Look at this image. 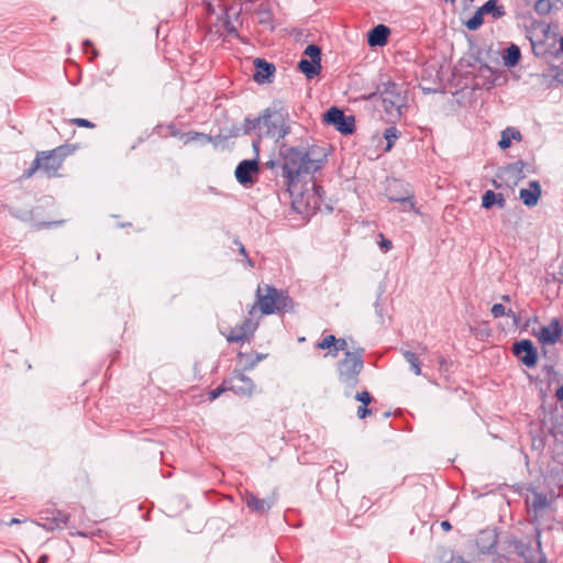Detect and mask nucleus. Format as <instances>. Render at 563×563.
<instances>
[{"instance_id":"f257e3e1","label":"nucleus","mask_w":563,"mask_h":563,"mask_svg":"<svg viewBox=\"0 0 563 563\" xmlns=\"http://www.w3.org/2000/svg\"><path fill=\"white\" fill-rule=\"evenodd\" d=\"M280 156L282 181L290 194L294 192L301 176L314 174L327 161V154L320 152L316 146L309 148L282 147Z\"/></svg>"},{"instance_id":"f03ea898","label":"nucleus","mask_w":563,"mask_h":563,"mask_svg":"<svg viewBox=\"0 0 563 563\" xmlns=\"http://www.w3.org/2000/svg\"><path fill=\"white\" fill-rule=\"evenodd\" d=\"M363 357L364 349L356 347L353 351H346L336 364L338 379L346 396L351 395L360 382V374L364 368Z\"/></svg>"},{"instance_id":"7ed1b4c3","label":"nucleus","mask_w":563,"mask_h":563,"mask_svg":"<svg viewBox=\"0 0 563 563\" xmlns=\"http://www.w3.org/2000/svg\"><path fill=\"white\" fill-rule=\"evenodd\" d=\"M288 114L283 110L267 108L261 114L260 137H271L279 141L290 132L287 123Z\"/></svg>"},{"instance_id":"20e7f679","label":"nucleus","mask_w":563,"mask_h":563,"mask_svg":"<svg viewBox=\"0 0 563 563\" xmlns=\"http://www.w3.org/2000/svg\"><path fill=\"white\" fill-rule=\"evenodd\" d=\"M71 153L68 146H58L48 152H41L37 154L30 169L25 170L24 176L31 177L35 170L42 169L46 176L53 177L57 175L64 158Z\"/></svg>"},{"instance_id":"39448f33","label":"nucleus","mask_w":563,"mask_h":563,"mask_svg":"<svg viewBox=\"0 0 563 563\" xmlns=\"http://www.w3.org/2000/svg\"><path fill=\"white\" fill-rule=\"evenodd\" d=\"M506 544L508 548L514 549L515 552L526 561V563H547V558L542 552L541 529L539 527H536V548L515 536L508 537L506 539Z\"/></svg>"},{"instance_id":"423d86ee","label":"nucleus","mask_w":563,"mask_h":563,"mask_svg":"<svg viewBox=\"0 0 563 563\" xmlns=\"http://www.w3.org/2000/svg\"><path fill=\"white\" fill-rule=\"evenodd\" d=\"M378 90L382 95L384 111L391 118H400L404 97L400 93L398 85L393 81H387L384 82Z\"/></svg>"},{"instance_id":"0eeeda50","label":"nucleus","mask_w":563,"mask_h":563,"mask_svg":"<svg viewBox=\"0 0 563 563\" xmlns=\"http://www.w3.org/2000/svg\"><path fill=\"white\" fill-rule=\"evenodd\" d=\"M227 385L230 391L247 398L252 397L256 389L253 379L238 369H234L231 376L225 378V386Z\"/></svg>"},{"instance_id":"6e6552de","label":"nucleus","mask_w":563,"mask_h":563,"mask_svg":"<svg viewBox=\"0 0 563 563\" xmlns=\"http://www.w3.org/2000/svg\"><path fill=\"white\" fill-rule=\"evenodd\" d=\"M386 191L388 200L394 202H400L402 205L404 211L408 212L413 211L416 209L413 194L409 189L408 185L395 180L387 187Z\"/></svg>"},{"instance_id":"1a4fd4ad","label":"nucleus","mask_w":563,"mask_h":563,"mask_svg":"<svg viewBox=\"0 0 563 563\" xmlns=\"http://www.w3.org/2000/svg\"><path fill=\"white\" fill-rule=\"evenodd\" d=\"M324 122L333 125L342 134H352L355 130V119L336 107L330 108L323 115Z\"/></svg>"},{"instance_id":"9d476101","label":"nucleus","mask_w":563,"mask_h":563,"mask_svg":"<svg viewBox=\"0 0 563 563\" xmlns=\"http://www.w3.org/2000/svg\"><path fill=\"white\" fill-rule=\"evenodd\" d=\"M532 495V498H527L526 503L528 505L529 512H532L531 523L539 527V520L543 516V511L550 506L551 500L548 496L541 492H538L536 488L529 489Z\"/></svg>"},{"instance_id":"9b49d317","label":"nucleus","mask_w":563,"mask_h":563,"mask_svg":"<svg viewBox=\"0 0 563 563\" xmlns=\"http://www.w3.org/2000/svg\"><path fill=\"white\" fill-rule=\"evenodd\" d=\"M512 353L527 367H533L538 362V352L531 340L525 339L514 343Z\"/></svg>"},{"instance_id":"f8f14e48","label":"nucleus","mask_w":563,"mask_h":563,"mask_svg":"<svg viewBox=\"0 0 563 563\" xmlns=\"http://www.w3.org/2000/svg\"><path fill=\"white\" fill-rule=\"evenodd\" d=\"M258 170L260 165L257 158L244 159L238 164L234 175L239 184L249 186L255 181L254 174Z\"/></svg>"},{"instance_id":"ddd939ff","label":"nucleus","mask_w":563,"mask_h":563,"mask_svg":"<svg viewBox=\"0 0 563 563\" xmlns=\"http://www.w3.org/2000/svg\"><path fill=\"white\" fill-rule=\"evenodd\" d=\"M498 534L495 529L479 531L476 538V547L482 554H497Z\"/></svg>"},{"instance_id":"4468645a","label":"nucleus","mask_w":563,"mask_h":563,"mask_svg":"<svg viewBox=\"0 0 563 563\" xmlns=\"http://www.w3.org/2000/svg\"><path fill=\"white\" fill-rule=\"evenodd\" d=\"M276 292L277 289L275 287L268 285H265V287L258 286L257 303L264 314H271L276 311Z\"/></svg>"},{"instance_id":"2eb2a0df","label":"nucleus","mask_w":563,"mask_h":563,"mask_svg":"<svg viewBox=\"0 0 563 563\" xmlns=\"http://www.w3.org/2000/svg\"><path fill=\"white\" fill-rule=\"evenodd\" d=\"M563 334V328L558 319H553L549 325L540 329L539 340L543 344L556 343Z\"/></svg>"},{"instance_id":"dca6fc26","label":"nucleus","mask_w":563,"mask_h":563,"mask_svg":"<svg viewBox=\"0 0 563 563\" xmlns=\"http://www.w3.org/2000/svg\"><path fill=\"white\" fill-rule=\"evenodd\" d=\"M254 66L256 69L253 75L254 80L258 84L269 82L276 70L274 64L262 58H256L254 60Z\"/></svg>"},{"instance_id":"f3484780","label":"nucleus","mask_w":563,"mask_h":563,"mask_svg":"<svg viewBox=\"0 0 563 563\" xmlns=\"http://www.w3.org/2000/svg\"><path fill=\"white\" fill-rule=\"evenodd\" d=\"M519 197L522 200L525 206H527V207L537 206V203L541 197V186H540L539 181L531 180L529 183L528 188L520 189Z\"/></svg>"},{"instance_id":"a211bd4d","label":"nucleus","mask_w":563,"mask_h":563,"mask_svg":"<svg viewBox=\"0 0 563 563\" xmlns=\"http://www.w3.org/2000/svg\"><path fill=\"white\" fill-rule=\"evenodd\" d=\"M526 163L522 161H516L501 169V176L507 180L514 184H517L519 180L525 178V167Z\"/></svg>"},{"instance_id":"6ab92c4d","label":"nucleus","mask_w":563,"mask_h":563,"mask_svg":"<svg viewBox=\"0 0 563 563\" xmlns=\"http://www.w3.org/2000/svg\"><path fill=\"white\" fill-rule=\"evenodd\" d=\"M389 34H390V29L388 26H386L384 24H378V25L374 26L368 32V37H367L368 45L372 47L384 46L388 41Z\"/></svg>"},{"instance_id":"aec40b11","label":"nucleus","mask_w":563,"mask_h":563,"mask_svg":"<svg viewBox=\"0 0 563 563\" xmlns=\"http://www.w3.org/2000/svg\"><path fill=\"white\" fill-rule=\"evenodd\" d=\"M38 526L43 527L47 531L63 528L68 521V515L62 511H56L53 517L41 516L38 518Z\"/></svg>"},{"instance_id":"412c9836","label":"nucleus","mask_w":563,"mask_h":563,"mask_svg":"<svg viewBox=\"0 0 563 563\" xmlns=\"http://www.w3.org/2000/svg\"><path fill=\"white\" fill-rule=\"evenodd\" d=\"M243 500L252 511L258 514H263L272 507V504L268 503L266 499L257 498L253 493L250 492H246L244 494Z\"/></svg>"},{"instance_id":"4be33fe9","label":"nucleus","mask_w":563,"mask_h":563,"mask_svg":"<svg viewBox=\"0 0 563 563\" xmlns=\"http://www.w3.org/2000/svg\"><path fill=\"white\" fill-rule=\"evenodd\" d=\"M298 68L308 79H312L320 74L321 63L302 58L298 64Z\"/></svg>"},{"instance_id":"5701e85b","label":"nucleus","mask_w":563,"mask_h":563,"mask_svg":"<svg viewBox=\"0 0 563 563\" xmlns=\"http://www.w3.org/2000/svg\"><path fill=\"white\" fill-rule=\"evenodd\" d=\"M522 135L520 131L517 128H507L504 131H501L500 140L498 141V146L501 150H506L510 147L511 141H521Z\"/></svg>"},{"instance_id":"b1692460","label":"nucleus","mask_w":563,"mask_h":563,"mask_svg":"<svg viewBox=\"0 0 563 563\" xmlns=\"http://www.w3.org/2000/svg\"><path fill=\"white\" fill-rule=\"evenodd\" d=\"M479 9L484 15L490 14L494 19H500L506 15L505 7L499 4L498 0H488Z\"/></svg>"},{"instance_id":"393cba45","label":"nucleus","mask_w":563,"mask_h":563,"mask_svg":"<svg viewBox=\"0 0 563 563\" xmlns=\"http://www.w3.org/2000/svg\"><path fill=\"white\" fill-rule=\"evenodd\" d=\"M520 58H521V52H520V48L516 44H511L510 46H508L503 56L504 64L507 67L516 66L519 63Z\"/></svg>"},{"instance_id":"a878e982","label":"nucleus","mask_w":563,"mask_h":563,"mask_svg":"<svg viewBox=\"0 0 563 563\" xmlns=\"http://www.w3.org/2000/svg\"><path fill=\"white\" fill-rule=\"evenodd\" d=\"M490 312L495 319L507 316L512 318L515 322L519 320V317L511 309L506 310L503 303L493 305Z\"/></svg>"},{"instance_id":"bb28decb","label":"nucleus","mask_w":563,"mask_h":563,"mask_svg":"<svg viewBox=\"0 0 563 563\" xmlns=\"http://www.w3.org/2000/svg\"><path fill=\"white\" fill-rule=\"evenodd\" d=\"M560 0H538L534 3V11L539 15L549 14Z\"/></svg>"},{"instance_id":"cd10ccee","label":"nucleus","mask_w":563,"mask_h":563,"mask_svg":"<svg viewBox=\"0 0 563 563\" xmlns=\"http://www.w3.org/2000/svg\"><path fill=\"white\" fill-rule=\"evenodd\" d=\"M255 130H258V134H261V115L254 119L245 118L242 125L243 134L250 135Z\"/></svg>"},{"instance_id":"c85d7f7f","label":"nucleus","mask_w":563,"mask_h":563,"mask_svg":"<svg viewBox=\"0 0 563 563\" xmlns=\"http://www.w3.org/2000/svg\"><path fill=\"white\" fill-rule=\"evenodd\" d=\"M292 308V300L283 291L276 292V311H288Z\"/></svg>"},{"instance_id":"c756f323","label":"nucleus","mask_w":563,"mask_h":563,"mask_svg":"<svg viewBox=\"0 0 563 563\" xmlns=\"http://www.w3.org/2000/svg\"><path fill=\"white\" fill-rule=\"evenodd\" d=\"M483 16H484V13L482 12V10L478 8L474 15L472 18H470L466 22H465V26L471 30V31H475L477 29H479L483 24Z\"/></svg>"},{"instance_id":"7c9ffc66","label":"nucleus","mask_w":563,"mask_h":563,"mask_svg":"<svg viewBox=\"0 0 563 563\" xmlns=\"http://www.w3.org/2000/svg\"><path fill=\"white\" fill-rule=\"evenodd\" d=\"M384 137L386 140L385 151H390L395 141L399 137V131L395 126L387 128L384 132Z\"/></svg>"},{"instance_id":"2f4dec72","label":"nucleus","mask_w":563,"mask_h":563,"mask_svg":"<svg viewBox=\"0 0 563 563\" xmlns=\"http://www.w3.org/2000/svg\"><path fill=\"white\" fill-rule=\"evenodd\" d=\"M404 357L410 364L411 371L416 375H421V367H420V362L418 360V356L415 353L410 352V351H405L404 352Z\"/></svg>"},{"instance_id":"473e14b6","label":"nucleus","mask_w":563,"mask_h":563,"mask_svg":"<svg viewBox=\"0 0 563 563\" xmlns=\"http://www.w3.org/2000/svg\"><path fill=\"white\" fill-rule=\"evenodd\" d=\"M227 340L229 342L238 343L245 341L247 339L245 336V332L242 331L241 325H236L230 331L229 335L227 336Z\"/></svg>"},{"instance_id":"72a5a7b5","label":"nucleus","mask_w":563,"mask_h":563,"mask_svg":"<svg viewBox=\"0 0 563 563\" xmlns=\"http://www.w3.org/2000/svg\"><path fill=\"white\" fill-rule=\"evenodd\" d=\"M303 54L309 57L310 60H318L321 63V48L316 44H309Z\"/></svg>"},{"instance_id":"f704fd0d","label":"nucleus","mask_w":563,"mask_h":563,"mask_svg":"<svg viewBox=\"0 0 563 563\" xmlns=\"http://www.w3.org/2000/svg\"><path fill=\"white\" fill-rule=\"evenodd\" d=\"M497 195L493 190H486L482 197V207L484 209H490L496 201Z\"/></svg>"},{"instance_id":"c9c22d12","label":"nucleus","mask_w":563,"mask_h":563,"mask_svg":"<svg viewBox=\"0 0 563 563\" xmlns=\"http://www.w3.org/2000/svg\"><path fill=\"white\" fill-rule=\"evenodd\" d=\"M242 331L245 332V336L249 340L253 335L257 328V323L252 319H245L241 324Z\"/></svg>"},{"instance_id":"e433bc0d","label":"nucleus","mask_w":563,"mask_h":563,"mask_svg":"<svg viewBox=\"0 0 563 563\" xmlns=\"http://www.w3.org/2000/svg\"><path fill=\"white\" fill-rule=\"evenodd\" d=\"M266 356H267V354H263V353H257L255 355V357L247 356L244 368L247 371L253 369L261 361L266 358Z\"/></svg>"},{"instance_id":"4c0bfd02","label":"nucleus","mask_w":563,"mask_h":563,"mask_svg":"<svg viewBox=\"0 0 563 563\" xmlns=\"http://www.w3.org/2000/svg\"><path fill=\"white\" fill-rule=\"evenodd\" d=\"M336 343V338L332 334L324 336L320 342L317 343V347L320 350H327L333 347Z\"/></svg>"},{"instance_id":"58836bf2","label":"nucleus","mask_w":563,"mask_h":563,"mask_svg":"<svg viewBox=\"0 0 563 563\" xmlns=\"http://www.w3.org/2000/svg\"><path fill=\"white\" fill-rule=\"evenodd\" d=\"M227 387H228V385L225 386V378H224L219 387L209 391L208 399L210 401L216 400L221 394H223L224 391H229V388H227Z\"/></svg>"},{"instance_id":"ea45409f","label":"nucleus","mask_w":563,"mask_h":563,"mask_svg":"<svg viewBox=\"0 0 563 563\" xmlns=\"http://www.w3.org/2000/svg\"><path fill=\"white\" fill-rule=\"evenodd\" d=\"M184 137H185V140H184L185 144L196 141V140H199V139H203L207 142H209L211 140L210 136H208L203 133H200V132H188V133L184 134Z\"/></svg>"},{"instance_id":"a19ab883","label":"nucleus","mask_w":563,"mask_h":563,"mask_svg":"<svg viewBox=\"0 0 563 563\" xmlns=\"http://www.w3.org/2000/svg\"><path fill=\"white\" fill-rule=\"evenodd\" d=\"M339 351H343L344 353L349 350V344L345 339H336V343L333 345L332 355L336 356Z\"/></svg>"},{"instance_id":"79ce46f5","label":"nucleus","mask_w":563,"mask_h":563,"mask_svg":"<svg viewBox=\"0 0 563 563\" xmlns=\"http://www.w3.org/2000/svg\"><path fill=\"white\" fill-rule=\"evenodd\" d=\"M355 399L362 402V405L367 406L372 401V396L368 391L364 390L361 393H356Z\"/></svg>"},{"instance_id":"37998d69","label":"nucleus","mask_w":563,"mask_h":563,"mask_svg":"<svg viewBox=\"0 0 563 563\" xmlns=\"http://www.w3.org/2000/svg\"><path fill=\"white\" fill-rule=\"evenodd\" d=\"M71 123L77 125V126H81V128H89V129H92L95 126V124L92 122H90L89 120L87 119H81V118H76V119H73L71 120Z\"/></svg>"},{"instance_id":"c03bdc74","label":"nucleus","mask_w":563,"mask_h":563,"mask_svg":"<svg viewBox=\"0 0 563 563\" xmlns=\"http://www.w3.org/2000/svg\"><path fill=\"white\" fill-rule=\"evenodd\" d=\"M223 26H224V31H225L229 35H233V36H235V37H239L238 30H236V27L233 25V23H232V22L227 21V22L224 23V25H223Z\"/></svg>"},{"instance_id":"a18cd8bd","label":"nucleus","mask_w":563,"mask_h":563,"mask_svg":"<svg viewBox=\"0 0 563 563\" xmlns=\"http://www.w3.org/2000/svg\"><path fill=\"white\" fill-rule=\"evenodd\" d=\"M234 243L239 246V252H240V254H242V255L245 257V260H246V262H247L249 266L253 267V262H252V260L247 256V254H246V250H245L244 245H243L239 240H235V241H234Z\"/></svg>"},{"instance_id":"49530a36","label":"nucleus","mask_w":563,"mask_h":563,"mask_svg":"<svg viewBox=\"0 0 563 563\" xmlns=\"http://www.w3.org/2000/svg\"><path fill=\"white\" fill-rule=\"evenodd\" d=\"M380 242H379V247L384 251V252H388L389 250H391L393 247V243L390 240L388 239H385L382 234H380Z\"/></svg>"},{"instance_id":"de8ad7c7","label":"nucleus","mask_w":563,"mask_h":563,"mask_svg":"<svg viewBox=\"0 0 563 563\" xmlns=\"http://www.w3.org/2000/svg\"><path fill=\"white\" fill-rule=\"evenodd\" d=\"M375 312L377 317L380 319V322H384V307L380 303L379 298L375 302Z\"/></svg>"},{"instance_id":"09e8293b","label":"nucleus","mask_w":563,"mask_h":563,"mask_svg":"<svg viewBox=\"0 0 563 563\" xmlns=\"http://www.w3.org/2000/svg\"><path fill=\"white\" fill-rule=\"evenodd\" d=\"M369 413H371V410L367 408V406L362 405L357 408V417L360 419L366 418Z\"/></svg>"},{"instance_id":"8fccbe9b","label":"nucleus","mask_w":563,"mask_h":563,"mask_svg":"<svg viewBox=\"0 0 563 563\" xmlns=\"http://www.w3.org/2000/svg\"><path fill=\"white\" fill-rule=\"evenodd\" d=\"M496 195H497V198H496L495 205H497L501 209L505 208L506 199H505L504 195L500 192H498Z\"/></svg>"},{"instance_id":"3c124183","label":"nucleus","mask_w":563,"mask_h":563,"mask_svg":"<svg viewBox=\"0 0 563 563\" xmlns=\"http://www.w3.org/2000/svg\"><path fill=\"white\" fill-rule=\"evenodd\" d=\"M261 140L262 137H260V134L257 135V139L253 140L252 142V146L256 153V155H258V152H260V143H261Z\"/></svg>"},{"instance_id":"603ef678","label":"nucleus","mask_w":563,"mask_h":563,"mask_svg":"<svg viewBox=\"0 0 563 563\" xmlns=\"http://www.w3.org/2000/svg\"><path fill=\"white\" fill-rule=\"evenodd\" d=\"M446 563H468L462 556H452Z\"/></svg>"},{"instance_id":"864d4df0","label":"nucleus","mask_w":563,"mask_h":563,"mask_svg":"<svg viewBox=\"0 0 563 563\" xmlns=\"http://www.w3.org/2000/svg\"><path fill=\"white\" fill-rule=\"evenodd\" d=\"M555 396L558 400L563 401V385L558 388Z\"/></svg>"},{"instance_id":"5fc2aeb1","label":"nucleus","mask_w":563,"mask_h":563,"mask_svg":"<svg viewBox=\"0 0 563 563\" xmlns=\"http://www.w3.org/2000/svg\"><path fill=\"white\" fill-rule=\"evenodd\" d=\"M441 527H442L443 530L448 531V530L451 529V523L445 520V521L441 522Z\"/></svg>"},{"instance_id":"6e6d98bb","label":"nucleus","mask_w":563,"mask_h":563,"mask_svg":"<svg viewBox=\"0 0 563 563\" xmlns=\"http://www.w3.org/2000/svg\"><path fill=\"white\" fill-rule=\"evenodd\" d=\"M47 561H48V555H47V554H42V555L38 558L37 563H47Z\"/></svg>"},{"instance_id":"4d7b16f0","label":"nucleus","mask_w":563,"mask_h":563,"mask_svg":"<svg viewBox=\"0 0 563 563\" xmlns=\"http://www.w3.org/2000/svg\"><path fill=\"white\" fill-rule=\"evenodd\" d=\"M277 165V162L275 161H268L266 163L267 168H274Z\"/></svg>"},{"instance_id":"13d9d810","label":"nucleus","mask_w":563,"mask_h":563,"mask_svg":"<svg viewBox=\"0 0 563 563\" xmlns=\"http://www.w3.org/2000/svg\"><path fill=\"white\" fill-rule=\"evenodd\" d=\"M501 300L503 301H510V296L509 295H504V296H501Z\"/></svg>"},{"instance_id":"bf43d9fd","label":"nucleus","mask_w":563,"mask_h":563,"mask_svg":"<svg viewBox=\"0 0 563 563\" xmlns=\"http://www.w3.org/2000/svg\"><path fill=\"white\" fill-rule=\"evenodd\" d=\"M16 523H20V520L16 519V518H13L11 521H10V525H16Z\"/></svg>"},{"instance_id":"052dcab7","label":"nucleus","mask_w":563,"mask_h":563,"mask_svg":"<svg viewBox=\"0 0 563 563\" xmlns=\"http://www.w3.org/2000/svg\"><path fill=\"white\" fill-rule=\"evenodd\" d=\"M91 42L89 40L84 41V46H91Z\"/></svg>"},{"instance_id":"680f3d73","label":"nucleus","mask_w":563,"mask_h":563,"mask_svg":"<svg viewBox=\"0 0 563 563\" xmlns=\"http://www.w3.org/2000/svg\"><path fill=\"white\" fill-rule=\"evenodd\" d=\"M313 187H314V190L317 191V194H319L320 192V187H318L316 185H313Z\"/></svg>"},{"instance_id":"e2e57ef3","label":"nucleus","mask_w":563,"mask_h":563,"mask_svg":"<svg viewBox=\"0 0 563 563\" xmlns=\"http://www.w3.org/2000/svg\"><path fill=\"white\" fill-rule=\"evenodd\" d=\"M78 536H81V537H87V533L86 532H78Z\"/></svg>"},{"instance_id":"0e129e2a","label":"nucleus","mask_w":563,"mask_h":563,"mask_svg":"<svg viewBox=\"0 0 563 563\" xmlns=\"http://www.w3.org/2000/svg\"><path fill=\"white\" fill-rule=\"evenodd\" d=\"M561 51L563 52V38L560 42Z\"/></svg>"},{"instance_id":"69168bd1","label":"nucleus","mask_w":563,"mask_h":563,"mask_svg":"<svg viewBox=\"0 0 563 563\" xmlns=\"http://www.w3.org/2000/svg\"><path fill=\"white\" fill-rule=\"evenodd\" d=\"M446 2L454 3L456 0H445Z\"/></svg>"}]
</instances>
